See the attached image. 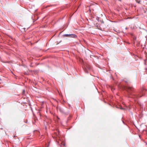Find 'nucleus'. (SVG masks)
Here are the masks:
<instances>
[{"label": "nucleus", "instance_id": "nucleus-7", "mask_svg": "<svg viewBox=\"0 0 147 147\" xmlns=\"http://www.w3.org/2000/svg\"><path fill=\"white\" fill-rule=\"evenodd\" d=\"M31 110H32H32H32V108H31Z\"/></svg>", "mask_w": 147, "mask_h": 147}, {"label": "nucleus", "instance_id": "nucleus-6", "mask_svg": "<svg viewBox=\"0 0 147 147\" xmlns=\"http://www.w3.org/2000/svg\"><path fill=\"white\" fill-rule=\"evenodd\" d=\"M120 109H125L123 108L122 107H121L120 108Z\"/></svg>", "mask_w": 147, "mask_h": 147}, {"label": "nucleus", "instance_id": "nucleus-5", "mask_svg": "<svg viewBox=\"0 0 147 147\" xmlns=\"http://www.w3.org/2000/svg\"><path fill=\"white\" fill-rule=\"evenodd\" d=\"M128 90H132V89H133V88L132 87H128Z\"/></svg>", "mask_w": 147, "mask_h": 147}, {"label": "nucleus", "instance_id": "nucleus-2", "mask_svg": "<svg viewBox=\"0 0 147 147\" xmlns=\"http://www.w3.org/2000/svg\"><path fill=\"white\" fill-rule=\"evenodd\" d=\"M70 37H71V38H76L77 37V36L75 34H70Z\"/></svg>", "mask_w": 147, "mask_h": 147}, {"label": "nucleus", "instance_id": "nucleus-1", "mask_svg": "<svg viewBox=\"0 0 147 147\" xmlns=\"http://www.w3.org/2000/svg\"><path fill=\"white\" fill-rule=\"evenodd\" d=\"M56 132H54V134L53 136V137L54 138H59V132L58 131H56Z\"/></svg>", "mask_w": 147, "mask_h": 147}, {"label": "nucleus", "instance_id": "nucleus-4", "mask_svg": "<svg viewBox=\"0 0 147 147\" xmlns=\"http://www.w3.org/2000/svg\"><path fill=\"white\" fill-rule=\"evenodd\" d=\"M71 34H65L64 36L66 37H70Z\"/></svg>", "mask_w": 147, "mask_h": 147}, {"label": "nucleus", "instance_id": "nucleus-3", "mask_svg": "<svg viewBox=\"0 0 147 147\" xmlns=\"http://www.w3.org/2000/svg\"><path fill=\"white\" fill-rule=\"evenodd\" d=\"M134 98H138L139 97H141V96H139L137 94H134Z\"/></svg>", "mask_w": 147, "mask_h": 147}]
</instances>
